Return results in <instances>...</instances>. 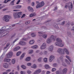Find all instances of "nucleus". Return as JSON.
Returning a JSON list of instances; mask_svg holds the SVG:
<instances>
[{
    "instance_id": "nucleus-1",
    "label": "nucleus",
    "mask_w": 74,
    "mask_h": 74,
    "mask_svg": "<svg viewBox=\"0 0 74 74\" xmlns=\"http://www.w3.org/2000/svg\"><path fill=\"white\" fill-rule=\"evenodd\" d=\"M56 41H57V42L56 43V45L61 47L64 46V44L62 43V40L60 38H57Z\"/></svg>"
},
{
    "instance_id": "nucleus-2",
    "label": "nucleus",
    "mask_w": 74,
    "mask_h": 74,
    "mask_svg": "<svg viewBox=\"0 0 74 74\" xmlns=\"http://www.w3.org/2000/svg\"><path fill=\"white\" fill-rule=\"evenodd\" d=\"M36 4H38L36 5V8H41L42 7H43L44 5H45V3L44 2V1H42L40 3V2L38 1H36Z\"/></svg>"
},
{
    "instance_id": "nucleus-3",
    "label": "nucleus",
    "mask_w": 74,
    "mask_h": 74,
    "mask_svg": "<svg viewBox=\"0 0 74 74\" xmlns=\"http://www.w3.org/2000/svg\"><path fill=\"white\" fill-rule=\"evenodd\" d=\"M10 19H11V16L8 15H5L3 18V20L5 22H8L10 21Z\"/></svg>"
},
{
    "instance_id": "nucleus-4",
    "label": "nucleus",
    "mask_w": 74,
    "mask_h": 74,
    "mask_svg": "<svg viewBox=\"0 0 74 74\" xmlns=\"http://www.w3.org/2000/svg\"><path fill=\"white\" fill-rule=\"evenodd\" d=\"M22 12H16L13 14V16L14 18H18L21 17V16L22 15Z\"/></svg>"
},
{
    "instance_id": "nucleus-5",
    "label": "nucleus",
    "mask_w": 74,
    "mask_h": 74,
    "mask_svg": "<svg viewBox=\"0 0 74 74\" xmlns=\"http://www.w3.org/2000/svg\"><path fill=\"white\" fill-rule=\"evenodd\" d=\"M68 7H69V11H71L72 9H73V4H72V3L70 2L69 3L68 5H66L65 6V8H66V9H67Z\"/></svg>"
},
{
    "instance_id": "nucleus-6",
    "label": "nucleus",
    "mask_w": 74,
    "mask_h": 74,
    "mask_svg": "<svg viewBox=\"0 0 74 74\" xmlns=\"http://www.w3.org/2000/svg\"><path fill=\"white\" fill-rule=\"evenodd\" d=\"M13 55V53L12 51H9L7 55V57L9 58H11Z\"/></svg>"
},
{
    "instance_id": "nucleus-7",
    "label": "nucleus",
    "mask_w": 74,
    "mask_h": 74,
    "mask_svg": "<svg viewBox=\"0 0 74 74\" xmlns=\"http://www.w3.org/2000/svg\"><path fill=\"white\" fill-rule=\"evenodd\" d=\"M46 48V43H43L40 47L41 49H44Z\"/></svg>"
},
{
    "instance_id": "nucleus-8",
    "label": "nucleus",
    "mask_w": 74,
    "mask_h": 74,
    "mask_svg": "<svg viewBox=\"0 0 74 74\" xmlns=\"http://www.w3.org/2000/svg\"><path fill=\"white\" fill-rule=\"evenodd\" d=\"M21 8L22 6L19 5H16L13 6V7L14 9H20V8Z\"/></svg>"
},
{
    "instance_id": "nucleus-9",
    "label": "nucleus",
    "mask_w": 74,
    "mask_h": 74,
    "mask_svg": "<svg viewBox=\"0 0 74 74\" xmlns=\"http://www.w3.org/2000/svg\"><path fill=\"white\" fill-rule=\"evenodd\" d=\"M63 51V52H66L67 55H69V50L67 49L66 48H64Z\"/></svg>"
},
{
    "instance_id": "nucleus-10",
    "label": "nucleus",
    "mask_w": 74,
    "mask_h": 74,
    "mask_svg": "<svg viewBox=\"0 0 74 74\" xmlns=\"http://www.w3.org/2000/svg\"><path fill=\"white\" fill-rule=\"evenodd\" d=\"M67 71V69L66 68H64L62 70V73L61 74H66Z\"/></svg>"
},
{
    "instance_id": "nucleus-11",
    "label": "nucleus",
    "mask_w": 74,
    "mask_h": 74,
    "mask_svg": "<svg viewBox=\"0 0 74 74\" xmlns=\"http://www.w3.org/2000/svg\"><path fill=\"white\" fill-rule=\"evenodd\" d=\"M57 38V36H54L53 35H52L50 37V38L52 39L53 41H55L56 38Z\"/></svg>"
},
{
    "instance_id": "nucleus-12",
    "label": "nucleus",
    "mask_w": 74,
    "mask_h": 74,
    "mask_svg": "<svg viewBox=\"0 0 74 74\" xmlns=\"http://www.w3.org/2000/svg\"><path fill=\"white\" fill-rule=\"evenodd\" d=\"M55 59V57L53 56H51L49 59V61L50 62H51L53 59Z\"/></svg>"
},
{
    "instance_id": "nucleus-13",
    "label": "nucleus",
    "mask_w": 74,
    "mask_h": 74,
    "mask_svg": "<svg viewBox=\"0 0 74 74\" xmlns=\"http://www.w3.org/2000/svg\"><path fill=\"white\" fill-rule=\"evenodd\" d=\"M27 9L29 11H31V12H33L34 11L32 7H31L30 6H28L27 7Z\"/></svg>"
},
{
    "instance_id": "nucleus-14",
    "label": "nucleus",
    "mask_w": 74,
    "mask_h": 74,
    "mask_svg": "<svg viewBox=\"0 0 74 74\" xmlns=\"http://www.w3.org/2000/svg\"><path fill=\"white\" fill-rule=\"evenodd\" d=\"M53 46H50L49 48V51H51V52H52V51H53Z\"/></svg>"
},
{
    "instance_id": "nucleus-15",
    "label": "nucleus",
    "mask_w": 74,
    "mask_h": 74,
    "mask_svg": "<svg viewBox=\"0 0 74 74\" xmlns=\"http://www.w3.org/2000/svg\"><path fill=\"white\" fill-rule=\"evenodd\" d=\"M41 73V70L38 69L33 74H38Z\"/></svg>"
},
{
    "instance_id": "nucleus-16",
    "label": "nucleus",
    "mask_w": 74,
    "mask_h": 74,
    "mask_svg": "<svg viewBox=\"0 0 74 74\" xmlns=\"http://www.w3.org/2000/svg\"><path fill=\"white\" fill-rule=\"evenodd\" d=\"M20 45H25L26 44V42H23V41H21L19 43Z\"/></svg>"
},
{
    "instance_id": "nucleus-17",
    "label": "nucleus",
    "mask_w": 74,
    "mask_h": 74,
    "mask_svg": "<svg viewBox=\"0 0 74 74\" xmlns=\"http://www.w3.org/2000/svg\"><path fill=\"white\" fill-rule=\"evenodd\" d=\"M36 15V13L35 12L32 13L30 14L29 16L30 17H33V16H35Z\"/></svg>"
},
{
    "instance_id": "nucleus-18",
    "label": "nucleus",
    "mask_w": 74,
    "mask_h": 74,
    "mask_svg": "<svg viewBox=\"0 0 74 74\" xmlns=\"http://www.w3.org/2000/svg\"><path fill=\"white\" fill-rule=\"evenodd\" d=\"M19 49H21V47H17L14 49V51H18Z\"/></svg>"
},
{
    "instance_id": "nucleus-19",
    "label": "nucleus",
    "mask_w": 74,
    "mask_h": 74,
    "mask_svg": "<svg viewBox=\"0 0 74 74\" xmlns=\"http://www.w3.org/2000/svg\"><path fill=\"white\" fill-rule=\"evenodd\" d=\"M46 42L47 44H50L51 42V38H48Z\"/></svg>"
},
{
    "instance_id": "nucleus-20",
    "label": "nucleus",
    "mask_w": 74,
    "mask_h": 74,
    "mask_svg": "<svg viewBox=\"0 0 74 74\" xmlns=\"http://www.w3.org/2000/svg\"><path fill=\"white\" fill-rule=\"evenodd\" d=\"M3 66L4 68L7 69L8 68V65L7 63H4L3 64Z\"/></svg>"
},
{
    "instance_id": "nucleus-21",
    "label": "nucleus",
    "mask_w": 74,
    "mask_h": 74,
    "mask_svg": "<svg viewBox=\"0 0 74 74\" xmlns=\"http://www.w3.org/2000/svg\"><path fill=\"white\" fill-rule=\"evenodd\" d=\"M63 49H59L58 50V53H63L62 52H63Z\"/></svg>"
},
{
    "instance_id": "nucleus-22",
    "label": "nucleus",
    "mask_w": 74,
    "mask_h": 74,
    "mask_svg": "<svg viewBox=\"0 0 74 74\" xmlns=\"http://www.w3.org/2000/svg\"><path fill=\"white\" fill-rule=\"evenodd\" d=\"M15 0H13L11 1L10 3V5H14V2H15Z\"/></svg>"
},
{
    "instance_id": "nucleus-23",
    "label": "nucleus",
    "mask_w": 74,
    "mask_h": 74,
    "mask_svg": "<svg viewBox=\"0 0 74 74\" xmlns=\"http://www.w3.org/2000/svg\"><path fill=\"white\" fill-rule=\"evenodd\" d=\"M45 67L46 69H50V67L48 65L46 64L45 65Z\"/></svg>"
},
{
    "instance_id": "nucleus-24",
    "label": "nucleus",
    "mask_w": 74,
    "mask_h": 74,
    "mask_svg": "<svg viewBox=\"0 0 74 74\" xmlns=\"http://www.w3.org/2000/svg\"><path fill=\"white\" fill-rule=\"evenodd\" d=\"M11 60V59H6L5 58L4 59V62H9Z\"/></svg>"
},
{
    "instance_id": "nucleus-25",
    "label": "nucleus",
    "mask_w": 74,
    "mask_h": 74,
    "mask_svg": "<svg viewBox=\"0 0 74 74\" xmlns=\"http://www.w3.org/2000/svg\"><path fill=\"white\" fill-rule=\"evenodd\" d=\"M15 62H16V61L15 60V59H12V64H14L15 63Z\"/></svg>"
},
{
    "instance_id": "nucleus-26",
    "label": "nucleus",
    "mask_w": 74,
    "mask_h": 74,
    "mask_svg": "<svg viewBox=\"0 0 74 74\" xmlns=\"http://www.w3.org/2000/svg\"><path fill=\"white\" fill-rule=\"evenodd\" d=\"M66 58H67V59H68V60L70 62H71V58H70V57L67 56H66Z\"/></svg>"
},
{
    "instance_id": "nucleus-27",
    "label": "nucleus",
    "mask_w": 74,
    "mask_h": 74,
    "mask_svg": "<svg viewBox=\"0 0 74 74\" xmlns=\"http://www.w3.org/2000/svg\"><path fill=\"white\" fill-rule=\"evenodd\" d=\"M31 47L32 48H33V49H36V48H38V46H37V45H35L32 46Z\"/></svg>"
},
{
    "instance_id": "nucleus-28",
    "label": "nucleus",
    "mask_w": 74,
    "mask_h": 74,
    "mask_svg": "<svg viewBox=\"0 0 74 74\" xmlns=\"http://www.w3.org/2000/svg\"><path fill=\"white\" fill-rule=\"evenodd\" d=\"M24 56H25V53H23L22 55L21 56L20 59L21 60V59H22L23 58Z\"/></svg>"
},
{
    "instance_id": "nucleus-29",
    "label": "nucleus",
    "mask_w": 74,
    "mask_h": 74,
    "mask_svg": "<svg viewBox=\"0 0 74 74\" xmlns=\"http://www.w3.org/2000/svg\"><path fill=\"white\" fill-rule=\"evenodd\" d=\"M31 58L30 57H27L26 59V60L27 61H30V59Z\"/></svg>"
},
{
    "instance_id": "nucleus-30",
    "label": "nucleus",
    "mask_w": 74,
    "mask_h": 74,
    "mask_svg": "<svg viewBox=\"0 0 74 74\" xmlns=\"http://www.w3.org/2000/svg\"><path fill=\"white\" fill-rule=\"evenodd\" d=\"M21 67L23 69H26V67L24 65H21Z\"/></svg>"
},
{
    "instance_id": "nucleus-31",
    "label": "nucleus",
    "mask_w": 74,
    "mask_h": 74,
    "mask_svg": "<svg viewBox=\"0 0 74 74\" xmlns=\"http://www.w3.org/2000/svg\"><path fill=\"white\" fill-rule=\"evenodd\" d=\"M34 43V40H30L29 42V44H33Z\"/></svg>"
},
{
    "instance_id": "nucleus-32",
    "label": "nucleus",
    "mask_w": 74,
    "mask_h": 74,
    "mask_svg": "<svg viewBox=\"0 0 74 74\" xmlns=\"http://www.w3.org/2000/svg\"><path fill=\"white\" fill-rule=\"evenodd\" d=\"M31 36L32 37H35L36 36V34H34V33H32L31 34Z\"/></svg>"
},
{
    "instance_id": "nucleus-33",
    "label": "nucleus",
    "mask_w": 74,
    "mask_h": 74,
    "mask_svg": "<svg viewBox=\"0 0 74 74\" xmlns=\"http://www.w3.org/2000/svg\"><path fill=\"white\" fill-rule=\"evenodd\" d=\"M42 37L46 39L47 38V35L44 34L42 36Z\"/></svg>"
},
{
    "instance_id": "nucleus-34",
    "label": "nucleus",
    "mask_w": 74,
    "mask_h": 74,
    "mask_svg": "<svg viewBox=\"0 0 74 74\" xmlns=\"http://www.w3.org/2000/svg\"><path fill=\"white\" fill-rule=\"evenodd\" d=\"M42 59V57H40L38 59V61L39 62H41V61H42L41 59Z\"/></svg>"
},
{
    "instance_id": "nucleus-35",
    "label": "nucleus",
    "mask_w": 74,
    "mask_h": 74,
    "mask_svg": "<svg viewBox=\"0 0 74 74\" xmlns=\"http://www.w3.org/2000/svg\"><path fill=\"white\" fill-rule=\"evenodd\" d=\"M38 33L39 34V36H42V34H43V33L42 32H38Z\"/></svg>"
},
{
    "instance_id": "nucleus-36",
    "label": "nucleus",
    "mask_w": 74,
    "mask_h": 74,
    "mask_svg": "<svg viewBox=\"0 0 74 74\" xmlns=\"http://www.w3.org/2000/svg\"><path fill=\"white\" fill-rule=\"evenodd\" d=\"M65 23H66V22L65 21H64L63 22H61V25L62 26H63V25H64L65 24Z\"/></svg>"
},
{
    "instance_id": "nucleus-37",
    "label": "nucleus",
    "mask_w": 74,
    "mask_h": 74,
    "mask_svg": "<svg viewBox=\"0 0 74 74\" xmlns=\"http://www.w3.org/2000/svg\"><path fill=\"white\" fill-rule=\"evenodd\" d=\"M22 40L23 41H27V40H28V38H22Z\"/></svg>"
},
{
    "instance_id": "nucleus-38",
    "label": "nucleus",
    "mask_w": 74,
    "mask_h": 74,
    "mask_svg": "<svg viewBox=\"0 0 74 74\" xmlns=\"http://www.w3.org/2000/svg\"><path fill=\"white\" fill-rule=\"evenodd\" d=\"M11 1V0H5L4 2V3H8V1Z\"/></svg>"
},
{
    "instance_id": "nucleus-39",
    "label": "nucleus",
    "mask_w": 74,
    "mask_h": 74,
    "mask_svg": "<svg viewBox=\"0 0 74 74\" xmlns=\"http://www.w3.org/2000/svg\"><path fill=\"white\" fill-rule=\"evenodd\" d=\"M4 32V30L3 29H0V34H1V33H3V32Z\"/></svg>"
},
{
    "instance_id": "nucleus-40",
    "label": "nucleus",
    "mask_w": 74,
    "mask_h": 74,
    "mask_svg": "<svg viewBox=\"0 0 74 74\" xmlns=\"http://www.w3.org/2000/svg\"><path fill=\"white\" fill-rule=\"evenodd\" d=\"M32 67L34 69H36L37 68V66H36V65L34 64L32 66Z\"/></svg>"
},
{
    "instance_id": "nucleus-41",
    "label": "nucleus",
    "mask_w": 74,
    "mask_h": 74,
    "mask_svg": "<svg viewBox=\"0 0 74 74\" xmlns=\"http://www.w3.org/2000/svg\"><path fill=\"white\" fill-rule=\"evenodd\" d=\"M21 53V51L18 52L17 53V56H19Z\"/></svg>"
},
{
    "instance_id": "nucleus-42",
    "label": "nucleus",
    "mask_w": 74,
    "mask_h": 74,
    "mask_svg": "<svg viewBox=\"0 0 74 74\" xmlns=\"http://www.w3.org/2000/svg\"><path fill=\"white\" fill-rule=\"evenodd\" d=\"M33 52V51L32 50H30L29 51V54H32V53Z\"/></svg>"
},
{
    "instance_id": "nucleus-43",
    "label": "nucleus",
    "mask_w": 74,
    "mask_h": 74,
    "mask_svg": "<svg viewBox=\"0 0 74 74\" xmlns=\"http://www.w3.org/2000/svg\"><path fill=\"white\" fill-rule=\"evenodd\" d=\"M43 60L45 62H47V58H45Z\"/></svg>"
},
{
    "instance_id": "nucleus-44",
    "label": "nucleus",
    "mask_w": 74,
    "mask_h": 74,
    "mask_svg": "<svg viewBox=\"0 0 74 74\" xmlns=\"http://www.w3.org/2000/svg\"><path fill=\"white\" fill-rule=\"evenodd\" d=\"M65 62H66L68 64H70V62H69V61H68V60H67L65 59Z\"/></svg>"
},
{
    "instance_id": "nucleus-45",
    "label": "nucleus",
    "mask_w": 74,
    "mask_h": 74,
    "mask_svg": "<svg viewBox=\"0 0 74 74\" xmlns=\"http://www.w3.org/2000/svg\"><path fill=\"white\" fill-rule=\"evenodd\" d=\"M30 21H28L25 22V24H26V25H28V24L30 23Z\"/></svg>"
},
{
    "instance_id": "nucleus-46",
    "label": "nucleus",
    "mask_w": 74,
    "mask_h": 74,
    "mask_svg": "<svg viewBox=\"0 0 74 74\" xmlns=\"http://www.w3.org/2000/svg\"><path fill=\"white\" fill-rule=\"evenodd\" d=\"M62 20H63V18H60L58 19L57 21V22H60V21H61Z\"/></svg>"
},
{
    "instance_id": "nucleus-47",
    "label": "nucleus",
    "mask_w": 74,
    "mask_h": 74,
    "mask_svg": "<svg viewBox=\"0 0 74 74\" xmlns=\"http://www.w3.org/2000/svg\"><path fill=\"white\" fill-rule=\"evenodd\" d=\"M4 7H5V5H4L0 6V10H1V9H2V8H3Z\"/></svg>"
},
{
    "instance_id": "nucleus-48",
    "label": "nucleus",
    "mask_w": 74,
    "mask_h": 74,
    "mask_svg": "<svg viewBox=\"0 0 74 74\" xmlns=\"http://www.w3.org/2000/svg\"><path fill=\"white\" fill-rule=\"evenodd\" d=\"M27 73L29 74H31V73H32V72L28 70L27 71Z\"/></svg>"
},
{
    "instance_id": "nucleus-49",
    "label": "nucleus",
    "mask_w": 74,
    "mask_h": 74,
    "mask_svg": "<svg viewBox=\"0 0 74 74\" xmlns=\"http://www.w3.org/2000/svg\"><path fill=\"white\" fill-rule=\"evenodd\" d=\"M18 38H17L13 42V44H14V43H15V42H16V41H17V40H18Z\"/></svg>"
},
{
    "instance_id": "nucleus-50",
    "label": "nucleus",
    "mask_w": 74,
    "mask_h": 74,
    "mask_svg": "<svg viewBox=\"0 0 74 74\" xmlns=\"http://www.w3.org/2000/svg\"><path fill=\"white\" fill-rule=\"evenodd\" d=\"M56 73L57 74H60V72L59 71H56Z\"/></svg>"
},
{
    "instance_id": "nucleus-51",
    "label": "nucleus",
    "mask_w": 74,
    "mask_h": 74,
    "mask_svg": "<svg viewBox=\"0 0 74 74\" xmlns=\"http://www.w3.org/2000/svg\"><path fill=\"white\" fill-rule=\"evenodd\" d=\"M34 2H33L31 3V5L33 6V7H34Z\"/></svg>"
},
{
    "instance_id": "nucleus-52",
    "label": "nucleus",
    "mask_w": 74,
    "mask_h": 74,
    "mask_svg": "<svg viewBox=\"0 0 74 74\" xmlns=\"http://www.w3.org/2000/svg\"><path fill=\"white\" fill-rule=\"evenodd\" d=\"M10 45V43H7L6 45L7 47H9V45Z\"/></svg>"
},
{
    "instance_id": "nucleus-53",
    "label": "nucleus",
    "mask_w": 74,
    "mask_h": 74,
    "mask_svg": "<svg viewBox=\"0 0 74 74\" xmlns=\"http://www.w3.org/2000/svg\"><path fill=\"white\" fill-rule=\"evenodd\" d=\"M21 1V0H18V1H17V2H16V4H18L19 3V2Z\"/></svg>"
},
{
    "instance_id": "nucleus-54",
    "label": "nucleus",
    "mask_w": 74,
    "mask_h": 74,
    "mask_svg": "<svg viewBox=\"0 0 74 74\" xmlns=\"http://www.w3.org/2000/svg\"><path fill=\"white\" fill-rule=\"evenodd\" d=\"M21 74H25V72L21 71Z\"/></svg>"
},
{
    "instance_id": "nucleus-55",
    "label": "nucleus",
    "mask_w": 74,
    "mask_h": 74,
    "mask_svg": "<svg viewBox=\"0 0 74 74\" xmlns=\"http://www.w3.org/2000/svg\"><path fill=\"white\" fill-rule=\"evenodd\" d=\"M53 67H56V66H57V64L55 63L54 64H53Z\"/></svg>"
},
{
    "instance_id": "nucleus-56",
    "label": "nucleus",
    "mask_w": 74,
    "mask_h": 74,
    "mask_svg": "<svg viewBox=\"0 0 74 74\" xmlns=\"http://www.w3.org/2000/svg\"><path fill=\"white\" fill-rule=\"evenodd\" d=\"M56 71V69L55 68H53L52 69V71L53 72Z\"/></svg>"
},
{
    "instance_id": "nucleus-57",
    "label": "nucleus",
    "mask_w": 74,
    "mask_h": 74,
    "mask_svg": "<svg viewBox=\"0 0 74 74\" xmlns=\"http://www.w3.org/2000/svg\"><path fill=\"white\" fill-rule=\"evenodd\" d=\"M11 71V69H8L6 70V73H8V72H10Z\"/></svg>"
},
{
    "instance_id": "nucleus-58",
    "label": "nucleus",
    "mask_w": 74,
    "mask_h": 74,
    "mask_svg": "<svg viewBox=\"0 0 74 74\" xmlns=\"http://www.w3.org/2000/svg\"><path fill=\"white\" fill-rule=\"evenodd\" d=\"M44 55H46L47 53V51H45L43 52Z\"/></svg>"
},
{
    "instance_id": "nucleus-59",
    "label": "nucleus",
    "mask_w": 74,
    "mask_h": 74,
    "mask_svg": "<svg viewBox=\"0 0 74 74\" xmlns=\"http://www.w3.org/2000/svg\"><path fill=\"white\" fill-rule=\"evenodd\" d=\"M26 15L25 14H23V15L22 16V17H21V18H24L25 16Z\"/></svg>"
},
{
    "instance_id": "nucleus-60",
    "label": "nucleus",
    "mask_w": 74,
    "mask_h": 74,
    "mask_svg": "<svg viewBox=\"0 0 74 74\" xmlns=\"http://www.w3.org/2000/svg\"><path fill=\"white\" fill-rule=\"evenodd\" d=\"M27 66H30L32 65V64L31 63H29L27 64Z\"/></svg>"
},
{
    "instance_id": "nucleus-61",
    "label": "nucleus",
    "mask_w": 74,
    "mask_h": 74,
    "mask_svg": "<svg viewBox=\"0 0 74 74\" xmlns=\"http://www.w3.org/2000/svg\"><path fill=\"white\" fill-rule=\"evenodd\" d=\"M40 55H41L43 54V52L42 51H41L39 53Z\"/></svg>"
},
{
    "instance_id": "nucleus-62",
    "label": "nucleus",
    "mask_w": 74,
    "mask_h": 74,
    "mask_svg": "<svg viewBox=\"0 0 74 74\" xmlns=\"http://www.w3.org/2000/svg\"><path fill=\"white\" fill-rule=\"evenodd\" d=\"M60 59L61 61H63V57H60Z\"/></svg>"
},
{
    "instance_id": "nucleus-63",
    "label": "nucleus",
    "mask_w": 74,
    "mask_h": 74,
    "mask_svg": "<svg viewBox=\"0 0 74 74\" xmlns=\"http://www.w3.org/2000/svg\"><path fill=\"white\" fill-rule=\"evenodd\" d=\"M13 11H19L18 10H14Z\"/></svg>"
},
{
    "instance_id": "nucleus-64",
    "label": "nucleus",
    "mask_w": 74,
    "mask_h": 74,
    "mask_svg": "<svg viewBox=\"0 0 74 74\" xmlns=\"http://www.w3.org/2000/svg\"><path fill=\"white\" fill-rule=\"evenodd\" d=\"M71 26H74V22H72L71 23Z\"/></svg>"
}]
</instances>
